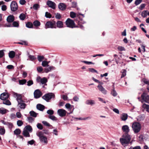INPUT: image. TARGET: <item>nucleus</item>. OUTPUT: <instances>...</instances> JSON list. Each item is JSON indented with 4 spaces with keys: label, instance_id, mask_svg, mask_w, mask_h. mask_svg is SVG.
Instances as JSON below:
<instances>
[{
    "label": "nucleus",
    "instance_id": "42",
    "mask_svg": "<svg viewBox=\"0 0 149 149\" xmlns=\"http://www.w3.org/2000/svg\"><path fill=\"white\" fill-rule=\"evenodd\" d=\"M42 65L44 67L48 66V62L46 61H42Z\"/></svg>",
    "mask_w": 149,
    "mask_h": 149
},
{
    "label": "nucleus",
    "instance_id": "26",
    "mask_svg": "<svg viewBox=\"0 0 149 149\" xmlns=\"http://www.w3.org/2000/svg\"><path fill=\"white\" fill-rule=\"evenodd\" d=\"M9 57L11 58H13L15 56V52L13 51H10L8 54Z\"/></svg>",
    "mask_w": 149,
    "mask_h": 149
},
{
    "label": "nucleus",
    "instance_id": "4",
    "mask_svg": "<svg viewBox=\"0 0 149 149\" xmlns=\"http://www.w3.org/2000/svg\"><path fill=\"white\" fill-rule=\"evenodd\" d=\"M55 97L54 94L52 93H46L42 96V98L47 102L52 99H54Z\"/></svg>",
    "mask_w": 149,
    "mask_h": 149
},
{
    "label": "nucleus",
    "instance_id": "46",
    "mask_svg": "<svg viewBox=\"0 0 149 149\" xmlns=\"http://www.w3.org/2000/svg\"><path fill=\"white\" fill-rule=\"evenodd\" d=\"M81 62L82 63H84L88 65H89L91 64H94V63L92 62L91 61H81Z\"/></svg>",
    "mask_w": 149,
    "mask_h": 149
},
{
    "label": "nucleus",
    "instance_id": "58",
    "mask_svg": "<svg viewBox=\"0 0 149 149\" xmlns=\"http://www.w3.org/2000/svg\"><path fill=\"white\" fill-rule=\"evenodd\" d=\"M142 1V0H136L134 3L136 6H137L140 4Z\"/></svg>",
    "mask_w": 149,
    "mask_h": 149
},
{
    "label": "nucleus",
    "instance_id": "34",
    "mask_svg": "<svg viewBox=\"0 0 149 149\" xmlns=\"http://www.w3.org/2000/svg\"><path fill=\"white\" fill-rule=\"evenodd\" d=\"M48 118L53 121H56L57 120V118L54 115H49Z\"/></svg>",
    "mask_w": 149,
    "mask_h": 149
},
{
    "label": "nucleus",
    "instance_id": "18",
    "mask_svg": "<svg viewBox=\"0 0 149 149\" xmlns=\"http://www.w3.org/2000/svg\"><path fill=\"white\" fill-rule=\"evenodd\" d=\"M85 103L87 105L92 106L95 104V102L94 100H88L86 101Z\"/></svg>",
    "mask_w": 149,
    "mask_h": 149
},
{
    "label": "nucleus",
    "instance_id": "32",
    "mask_svg": "<svg viewBox=\"0 0 149 149\" xmlns=\"http://www.w3.org/2000/svg\"><path fill=\"white\" fill-rule=\"evenodd\" d=\"M26 26L29 28H33V24L31 22H27L26 24Z\"/></svg>",
    "mask_w": 149,
    "mask_h": 149
},
{
    "label": "nucleus",
    "instance_id": "24",
    "mask_svg": "<svg viewBox=\"0 0 149 149\" xmlns=\"http://www.w3.org/2000/svg\"><path fill=\"white\" fill-rule=\"evenodd\" d=\"M55 69V68L54 67L51 66L48 68H45L44 70L46 73H48V72L51 71L52 70H54Z\"/></svg>",
    "mask_w": 149,
    "mask_h": 149
},
{
    "label": "nucleus",
    "instance_id": "62",
    "mask_svg": "<svg viewBox=\"0 0 149 149\" xmlns=\"http://www.w3.org/2000/svg\"><path fill=\"white\" fill-rule=\"evenodd\" d=\"M33 84V82L32 80H29L27 82V85L28 86H30Z\"/></svg>",
    "mask_w": 149,
    "mask_h": 149
},
{
    "label": "nucleus",
    "instance_id": "37",
    "mask_svg": "<svg viewBox=\"0 0 149 149\" xmlns=\"http://www.w3.org/2000/svg\"><path fill=\"white\" fill-rule=\"evenodd\" d=\"M5 133V130L4 127H2L0 128V134L1 135H4Z\"/></svg>",
    "mask_w": 149,
    "mask_h": 149
},
{
    "label": "nucleus",
    "instance_id": "50",
    "mask_svg": "<svg viewBox=\"0 0 149 149\" xmlns=\"http://www.w3.org/2000/svg\"><path fill=\"white\" fill-rule=\"evenodd\" d=\"M37 127L39 129L42 130L43 128V127L42 125L40 123H38L37 125Z\"/></svg>",
    "mask_w": 149,
    "mask_h": 149
},
{
    "label": "nucleus",
    "instance_id": "16",
    "mask_svg": "<svg viewBox=\"0 0 149 149\" xmlns=\"http://www.w3.org/2000/svg\"><path fill=\"white\" fill-rule=\"evenodd\" d=\"M13 96L15 97H16V100L17 101V102H18L19 101H22V100H23L22 99V95L21 94H18L17 93L13 92Z\"/></svg>",
    "mask_w": 149,
    "mask_h": 149
},
{
    "label": "nucleus",
    "instance_id": "35",
    "mask_svg": "<svg viewBox=\"0 0 149 149\" xmlns=\"http://www.w3.org/2000/svg\"><path fill=\"white\" fill-rule=\"evenodd\" d=\"M33 25L36 26L38 27L40 25V22L38 20H35L33 22Z\"/></svg>",
    "mask_w": 149,
    "mask_h": 149
},
{
    "label": "nucleus",
    "instance_id": "2",
    "mask_svg": "<svg viewBox=\"0 0 149 149\" xmlns=\"http://www.w3.org/2000/svg\"><path fill=\"white\" fill-rule=\"evenodd\" d=\"M37 135L39 137L40 142L44 144H46L48 143L47 138L44 135V133L41 131L37 132Z\"/></svg>",
    "mask_w": 149,
    "mask_h": 149
},
{
    "label": "nucleus",
    "instance_id": "14",
    "mask_svg": "<svg viewBox=\"0 0 149 149\" xmlns=\"http://www.w3.org/2000/svg\"><path fill=\"white\" fill-rule=\"evenodd\" d=\"M9 96L8 93H3L0 96V99L3 100L7 99Z\"/></svg>",
    "mask_w": 149,
    "mask_h": 149
},
{
    "label": "nucleus",
    "instance_id": "53",
    "mask_svg": "<svg viewBox=\"0 0 149 149\" xmlns=\"http://www.w3.org/2000/svg\"><path fill=\"white\" fill-rule=\"evenodd\" d=\"M26 80L25 79L19 80V83L20 84L23 85L25 84L26 82Z\"/></svg>",
    "mask_w": 149,
    "mask_h": 149
},
{
    "label": "nucleus",
    "instance_id": "59",
    "mask_svg": "<svg viewBox=\"0 0 149 149\" xmlns=\"http://www.w3.org/2000/svg\"><path fill=\"white\" fill-rule=\"evenodd\" d=\"M28 121L29 123L32 122L34 120V119L31 117H27Z\"/></svg>",
    "mask_w": 149,
    "mask_h": 149
},
{
    "label": "nucleus",
    "instance_id": "17",
    "mask_svg": "<svg viewBox=\"0 0 149 149\" xmlns=\"http://www.w3.org/2000/svg\"><path fill=\"white\" fill-rule=\"evenodd\" d=\"M15 20V17L13 15H9L7 18V21L9 23H11Z\"/></svg>",
    "mask_w": 149,
    "mask_h": 149
},
{
    "label": "nucleus",
    "instance_id": "13",
    "mask_svg": "<svg viewBox=\"0 0 149 149\" xmlns=\"http://www.w3.org/2000/svg\"><path fill=\"white\" fill-rule=\"evenodd\" d=\"M47 4L49 7L52 9H54L56 8V4L55 3L51 1H48L47 3Z\"/></svg>",
    "mask_w": 149,
    "mask_h": 149
},
{
    "label": "nucleus",
    "instance_id": "64",
    "mask_svg": "<svg viewBox=\"0 0 149 149\" xmlns=\"http://www.w3.org/2000/svg\"><path fill=\"white\" fill-rule=\"evenodd\" d=\"M37 69L38 71L39 72H41L43 70V68L41 66L37 67Z\"/></svg>",
    "mask_w": 149,
    "mask_h": 149
},
{
    "label": "nucleus",
    "instance_id": "49",
    "mask_svg": "<svg viewBox=\"0 0 149 149\" xmlns=\"http://www.w3.org/2000/svg\"><path fill=\"white\" fill-rule=\"evenodd\" d=\"M70 17L72 18H74L76 17V13L73 12H70Z\"/></svg>",
    "mask_w": 149,
    "mask_h": 149
},
{
    "label": "nucleus",
    "instance_id": "31",
    "mask_svg": "<svg viewBox=\"0 0 149 149\" xmlns=\"http://www.w3.org/2000/svg\"><path fill=\"white\" fill-rule=\"evenodd\" d=\"M27 55L28 56L29 58L30 59V60L32 61L35 60L36 59V57L34 56L30 55L29 53H28Z\"/></svg>",
    "mask_w": 149,
    "mask_h": 149
},
{
    "label": "nucleus",
    "instance_id": "27",
    "mask_svg": "<svg viewBox=\"0 0 149 149\" xmlns=\"http://www.w3.org/2000/svg\"><path fill=\"white\" fill-rule=\"evenodd\" d=\"M24 130H26L28 131L31 132L32 131V128L31 127L30 125H28L25 126Z\"/></svg>",
    "mask_w": 149,
    "mask_h": 149
},
{
    "label": "nucleus",
    "instance_id": "21",
    "mask_svg": "<svg viewBox=\"0 0 149 149\" xmlns=\"http://www.w3.org/2000/svg\"><path fill=\"white\" fill-rule=\"evenodd\" d=\"M37 109L41 111H43L45 109V106L41 104H38L36 106Z\"/></svg>",
    "mask_w": 149,
    "mask_h": 149
},
{
    "label": "nucleus",
    "instance_id": "30",
    "mask_svg": "<svg viewBox=\"0 0 149 149\" xmlns=\"http://www.w3.org/2000/svg\"><path fill=\"white\" fill-rule=\"evenodd\" d=\"M19 17L21 20H24L26 18V15L25 14L22 13L19 15Z\"/></svg>",
    "mask_w": 149,
    "mask_h": 149
},
{
    "label": "nucleus",
    "instance_id": "1",
    "mask_svg": "<svg viewBox=\"0 0 149 149\" xmlns=\"http://www.w3.org/2000/svg\"><path fill=\"white\" fill-rule=\"evenodd\" d=\"M131 136L128 134H124L123 135L122 138L120 139V141L123 146L125 144H128L131 140Z\"/></svg>",
    "mask_w": 149,
    "mask_h": 149
},
{
    "label": "nucleus",
    "instance_id": "15",
    "mask_svg": "<svg viewBox=\"0 0 149 149\" xmlns=\"http://www.w3.org/2000/svg\"><path fill=\"white\" fill-rule=\"evenodd\" d=\"M122 129L123 131L125 132V134H128L130 132L129 127L127 125H124L122 126Z\"/></svg>",
    "mask_w": 149,
    "mask_h": 149
},
{
    "label": "nucleus",
    "instance_id": "57",
    "mask_svg": "<svg viewBox=\"0 0 149 149\" xmlns=\"http://www.w3.org/2000/svg\"><path fill=\"white\" fill-rule=\"evenodd\" d=\"M55 18L57 19H60L61 17V14L59 13H57L55 14Z\"/></svg>",
    "mask_w": 149,
    "mask_h": 149
},
{
    "label": "nucleus",
    "instance_id": "6",
    "mask_svg": "<svg viewBox=\"0 0 149 149\" xmlns=\"http://www.w3.org/2000/svg\"><path fill=\"white\" fill-rule=\"evenodd\" d=\"M11 10L12 12H15L18 9V5L15 1H12L10 5Z\"/></svg>",
    "mask_w": 149,
    "mask_h": 149
},
{
    "label": "nucleus",
    "instance_id": "60",
    "mask_svg": "<svg viewBox=\"0 0 149 149\" xmlns=\"http://www.w3.org/2000/svg\"><path fill=\"white\" fill-rule=\"evenodd\" d=\"M17 43L19 44H20L21 45H27V43L26 41H22V42H18Z\"/></svg>",
    "mask_w": 149,
    "mask_h": 149
},
{
    "label": "nucleus",
    "instance_id": "23",
    "mask_svg": "<svg viewBox=\"0 0 149 149\" xmlns=\"http://www.w3.org/2000/svg\"><path fill=\"white\" fill-rule=\"evenodd\" d=\"M128 115L127 113H123L120 116V118L122 120L125 121L127 118Z\"/></svg>",
    "mask_w": 149,
    "mask_h": 149
},
{
    "label": "nucleus",
    "instance_id": "43",
    "mask_svg": "<svg viewBox=\"0 0 149 149\" xmlns=\"http://www.w3.org/2000/svg\"><path fill=\"white\" fill-rule=\"evenodd\" d=\"M37 58L39 61L40 62L44 59V57L43 56L38 55V56Z\"/></svg>",
    "mask_w": 149,
    "mask_h": 149
},
{
    "label": "nucleus",
    "instance_id": "9",
    "mask_svg": "<svg viewBox=\"0 0 149 149\" xmlns=\"http://www.w3.org/2000/svg\"><path fill=\"white\" fill-rule=\"evenodd\" d=\"M36 81L38 83L40 82L42 84H45L47 82V80L45 77L41 78L40 77H38L36 79Z\"/></svg>",
    "mask_w": 149,
    "mask_h": 149
},
{
    "label": "nucleus",
    "instance_id": "61",
    "mask_svg": "<svg viewBox=\"0 0 149 149\" xmlns=\"http://www.w3.org/2000/svg\"><path fill=\"white\" fill-rule=\"evenodd\" d=\"M143 82L146 84L148 85H149V80L146 79H143Z\"/></svg>",
    "mask_w": 149,
    "mask_h": 149
},
{
    "label": "nucleus",
    "instance_id": "7",
    "mask_svg": "<svg viewBox=\"0 0 149 149\" xmlns=\"http://www.w3.org/2000/svg\"><path fill=\"white\" fill-rule=\"evenodd\" d=\"M141 97L142 100L141 101L142 102L143 101L149 103V96L146 93H143L142 94Z\"/></svg>",
    "mask_w": 149,
    "mask_h": 149
},
{
    "label": "nucleus",
    "instance_id": "36",
    "mask_svg": "<svg viewBox=\"0 0 149 149\" xmlns=\"http://www.w3.org/2000/svg\"><path fill=\"white\" fill-rule=\"evenodd\" d=\"M21 133V130L19 129H16L14 131V134L16 135H19Z\"/></svg>",
    "mask_w": 149,
    "mask_h": 149
},
{
    "label": "nucleus",
    "instance_id": "51",
    "mask_svg": "<svg viewBox=\"0 0 149 149\" xmlns=\"http://www.w3.org/2000/svg\"><path fill=\"white\" fill-rule=\"evenodd\" d=\"M111 94L114 97L116 96L117 95V93L114 89H113L111 92Z\"/></svg>",
    "mask_w": 149,
    "mask_h": 149
},
{
    "label": "nucleus",
    "instance_id": "56",
    "mask_svg": "<svg viewBox=\"0 0 149 149\" xmlns=\"http://www.w3.org/2000/svg\"><path fill=\"white\" fill-rule=\"evenodd\" d=\"M117 49L120 51H123L125 50V48L122 46H119L118 47Z\"/></svg>",
    "mask_w": 149,
    "mask_h": 149
},
{
    "label": "nucleus",
    "instance_id": "54",
    "mask_svg": "<svg viewBox=\"0 0 149 149\" xmlns=\"http://www.w3.org/2000/svg\"><path fill=\"white\" fill-rule=\"evenodd\" d=\"M23 124V123L22 120H18L17 121V125L18 126H21Z\"/></svg>",
    "mask_w": 149,
    "mask_h": 149
},
{
    "label": "nucleus",
    "instance_id": "33",
    "mask_svg": "<svg viewBox=\"0 0 149 149\" xmlns=\"http://www.w3.org/2000/svg\"><path fill=\"white\" fill-rule=\"evenodd\" d=\"M29 114L31 116L36 118L37 116V115L38 113H36L33 111H31L29 112Z\"/></svg>",
    "mask_w": 149,
    "mask_h": 149
},
{
    "label": "nucleus",
    "instance_id": "19",
    "mask_svg": "<svg viewBox=\"0 0 149 149\" xmlns=\"http://www.w3.org/2000/svg\"><path fill=\"white\" fill-rule=\"evenodd\" d=\"M58 8L60 10H64L66 9V6L64 3H60L58 5Z\"/></svg>",
    "mask_w": 149,
    "mask_h": 149
},
{
    "label": "nucleus",
    "instance_id": "3",
    "mask_svg": "<svg viewBox=\"0 0 149 149\" xmlns=\"http://www.w3.org/2000/svg\"><path fill=\"white\" fill-rule=\"evenodd\" d=\"M132 127L134 133L137 134L140 131L141 126L140 123L136 122L132 123Z\"/></svg>",
    "mask_w": 149,
    "mask_h": 149
},
{
    "label": "nucleus",
    "instance_id": "8",
    "mask_svg": "<svg viewBox=\"0 0 149 149\" xmlns=\"http://www.w3.org/2000/svg\"><path fill=\"white\" fill-rule=\"evenodd\" d=\"M67 113L66 111L63 109H59L57 111L58 114L61 117H63L65 116Z\"/></svg>",
    "mask_w": 149,
    "mask_h": 149
},
{
    "label": "nucleus",
    "instance_id": "38",
    "mask_svg": "<svg viewBox=\"0 0 149 149\" xmlns=\"http://www.w3.org/2000/svg\"><path fill=\"white\" fill-rule=\"evenodd\" d=\"M148 10H145L144 11H143L141 13V16H142L143 17L145 18L148 15L147 13Z\"/></svg>",
    "mask_w": 149,
    "mask_h": 149
},
{
    "label": "nucleus",
    "instance_id": "55",
    "mask_svg": "<svg viewBox=\"0 0 149 149\" xmlns=\"http://www.w3.org/2000/svg\"><path fill=\"white\" fill-rule=\"evenodd\" d=\"M35 141L33 140H32L27 142L28 145H32L35 143Z\"/></svg>",
    "mask_w": 149,
    "mask_h": 149
},
{
    "label": "nucleus",
    "instance_id": "52",
    "mask_svg": "<svg viewBox=\"0 0 149 149\" xmlns=\"http://www.w3.org/2000/svg\"><path fill=\"white\" fill-rule=\"evenodd\" d=\"M45 17L47 18H51L52 17V15L48 12H46L45 14Z\"/></svg>",
    "mask_w": 149,
    "mask_h": 149
},
{
    "label": "nucleus",
    "instance_id": "10",
    "mask_svg": "<svg viewBox=\"0 0 149 149\" xmlns=\"http://www.w3.org/2000/svg\"><path fill=\"white\" fill-rule=\"evenodd\" d=\"M42 95V93L39 89L36 90L34 93V97L35 98L40 97Z\"/></svg>",
    "mask_w": 149,
    "mask_h": 149
},
{
    "label": "nucleus",
    "instance_id": "48",
    "mask_svg": "<svg viewBox=\"0 0 149 149\" xmlns=\"http://www.w3.org/2000/svg\"><path fill=\"white\" fill-rule=\"evenodd\" d=\"M42 123L44 125L47 127H50L51 126V125L49 123L46 121H42Z\"/></svg>",
    "mask_w": 149,
    "mask_h": 149
},
{
    "label": "nucleus",
    "instance_id": "12",
    "mask_svg": "<svg viewBox=\"0 0 149 149\" xmlns=\"http://www.w3.org/2000/svg\"><path fill=\"white\" fill-rule=\"evenodd\" d=\"M54 24L51 21L47 22L45 24V28L46 29L48 28H55V27H54Z\"/></svg>",
    "mask_w": 149,
    "mask_h": 149
},
{
    "label": "nucleus",
    "instance_id": "5",
    "mask_svg": "<svg viewBox=\"0 0 149 149\" xmlns=\"http://www.w3.org/2000/svg\"><path fill=\"white\" fill-rule=\"evenodd\" d=\"M65 24L67 27L73 28H74L77 27L76 26L74 21L70 18L67 19L65 22Z\"/></svg>",
    "mask_w": 149,
    "mask_h": 149
},
{
    "label": "nucleus",
    "instance_id": "39",
    "mask_svg": "<svg viewBox=\"0 0 149 149\" xmlns=\"http://www.w3.org/2000/svg\"><path fill=\"white\" fill-rule=\"evenodd\" d=\"M3 103L7 105H10L11 104L10 102L8 100H3Z\"/></svg>",
    "mask_w": 149,
    "mask_h": 149
},
{
    "label": "nucleus",
    "instance_id": "29",
    "mask_svg": "<svg viewBox=\"0 0 149 149\" xmlns=\"http://www.w3.org/2000/svg\"><path fill=\"white\" fill-rule=\"evenodd\" d=\"M7 110L3 108H0V113L2 114H4L7 112Z\"/></svg>",
    "mask_w": 149,
    "mask_h": 149
},
{
    "label": "nucleus",
    "instance_id": "11",
    "mask_svg": "<svg viewBox=\"0 0 149 149\" xmlns=\"http://www.w3.org/2000/svg\"><path fill=\"white\" fill-rule=\"evenodd\" d=\"M18 102L17 106L19 107L21 109H24L26 106V104L24 103V102L23 100L22 101H19Z\"/></svg>",
    "mask_w": 149,
    "mask_h": 149
},
{
    "label": "nucleus",
    "instance_id": "44",
    "mask_svg": "<svg viewBox=\"0 0 149 149\" xmlns=\"http://www.w3.org/2000/svg\"><path fill=\"white\" fill-rule=\"evenodd\" d=\"M33 8L34 10H37L40 8V6L38 4H35L33 6Z\"/></svg>",
    "mask_w": 149,
    "mask_h": 149
},
{
    "label": "nucleus",
    "instance_id": "45",
    "mask_svg": "<svg viewBox=\"0 0 149 149\" xmlns=\"http://www.w3.org/2000/svg\"><path fill=\"white\" fill-rule=\"evenodd\" d=\"M47 113L49 115H52L54 113V111L52 109H49L47 111Z\"/></svg>",
    "mask_w": 149,
    "mask_h": 149
},
{
    "label": "nucleus",
    "instance_id": "63",
    "mask_svg": "<svg viewBox=\"0 0 149 149\" xmlns=\"http://www.w3.org/2000/svg\"><path fill=\"white\" fill-rule=\"evenodd\" d=\"M129 149H141V148L139 146H136L134 147L131 146Z\"/></svg>",
    "mask_w": 149,
    "mask_h": 149
},
{
    "label": "nucleus",
    "instance_id": "25",
    "mask_svg": "<svg viewBox=\"0 0 149 149\" xmlns=\"http://www.w3.org/2000/svg\"><path fill=\"white\" fill-rule=\"evenodd\" d=\"M22 134L25 137H30V135L29 132L26 130H23L22 132Z\"/></svg>",
    "mask_w": 149,
    "mask_h": 149
},
{
    "label": "nucleus",
    "instance_id": "22",
    "mask_svg": "<svg viewBox=\"0 0 149 149\" xmlns=\"http://www.w3.org/2000/svg\"><path fill=\"white\" fill-rule=\"evenodd\" d=\"M57 26V27L61 28L63 27V22L60 21H58L56 22Z\"/></svg>",
    "mask_w": 149,
    "mask_h": 149
},
{
    "label": "nucleus",
    "instance_id": "20",
    "mask_svg": "<svg viewBox=\"0 0 149 149\" xmlns=\"http://www.w3.org/2000/svg\"><path fill=\"white\" fill-rule=\"evenodd\" d=\"M97 87L99 90L101 91L102 93L104 94H106L107 91L102 86L100 85H99L97 86Z\"/></svg>",
    "mask_w": 149,
    "mask_h": 149
},
{
    "label": "nucleus",
    "instance_id": "41",
    "mask_svg": "<svg viewBox=\"0 0 149 149\" xmlns=\"http://www.w3.org/2000/svg\"><path fill=\"white\" fill-rule=\"evenodd\" d=\"M126 70L125 69L121 71L122 74L121 77V78H122L123 77H125L126 74Z\"/></svg>",
    "mask_w": 149,
    "mask_h": 149
},
{
    "label": "nucleus",
    "instance_id": "28",
    "mask_svg": "<svg viewBox=\"0 0 149 149\" xmlns=\"http://www.w3.org/2000/svg\"><path fill=\"white\" fill-rule=\"evenodd\" d=\"M142 107L143 108L146 109V111L149 113V105L144 104H143Z\"/></svg>",
    "mask_w": 149,
    "mask_h": 149
},
{
    "label": "nucleus",
    "instance_id": "40",
    "mask_svg": "<svg viewBox=\"0 0 149 149\" xmlns=\"http://www.w3.org/2000/svg\"><path fill=\"white\" fill-rule=\"evenodd\" d=\"M13 27H18L19 26V24L18 22L17 21H13Z\"/></svg>",
    "mask_w": 149,
    "mask_h": 149
},
{
    "label": "nucleus",
    "instance_id": "47",
    "mask_svg": "<svg viewBox=\"0 0 149 149\" xmlns=\"http://www.w3.org/2000/svg\"><path fill=\"white\" fill-rule=\"evenodd\" d=\"M6 125H7L10 129H11L13 127V125L12 123L8 122L6 124Z\"/></svg>",
    "mask_w": 149,
    "mask_h": 149
}]
</instances>
